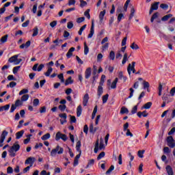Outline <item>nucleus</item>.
I'll list each match as a JSON object with an SVG mask.
<instances>
[{
  "mask_svg": "<svg viewBox=\"0 0 175 175\" xmlns=\"http://www.w3.org/2000/svg\"><path fill=\"white\" fill-rule=\"evenodd\" d=\"M20 150V144H18L17 142L14 143L12 146H10L8 152L10 154V157L12 158H14L16 157V153L17 151Z\"/></svg>",
  "mask_w": 175,
  "mask_h": 175,
  "instance_id": "f257e3e1",
  "label": "nucleus"
},
{
  "mask_svg": "<svg viewBox=\"0 0 175 175\" xmlns=\"http://www.w3.org/2000/svg\"><path fill=\"white\" fill-rule=\"evenodd\" d=\"M57 154H58L59 155H61V154H64V148L59 146V145H57L55 148L53 149L51 151V157H56Z\"/></svg>",
  "mask_w": 175,
  "mask_h": 175,
  "instance_id": "f03ea898",
  "label": "nucleus"
},
{
  "mask_svg": "<svg viewBox=\"0 0 175 175\" xmlns=\"http://www.w3.org/2000/svg\"><path fill=\"white\" fill-rule=\"evenodd\" d=\"M22 61V59H18V55H14L8 59V62H10V64H13L14 65H19Z\"/></svg>",
  "mask_w": 175,
  "mask_h": 175,
  "instance_id": "7ed1b4c3",
  "label": "nucleus"
},
{
  "mask_svg": "<svg viewBox=\"0 0 175 175\" xmlns=\"http://www.w3.org/2000/svg\"><path fill=\"white\" fill-rule=\"evenodd\" d=\"M135 65H136V62H132L131 64H129L128 67H127V71L129 75H131V72H133V73H135V75H139L140 72H137L136 70L135 69Z\"/></svg>",
  "mask_w": 175,
  "mask_h": 175,
  "instance_id": "20e7f679",
  "label": "nucleus"
},
{
  "mask_svg": "<svg viewBox=\"0 0 175 175\" xmlns=\"http://www.w3.org/2000/svg\"><path fill=\"white\" fill-rule=\"evenodd\" d=\"M60 139H62L63 142H66V140H68V136L65 134H62L61 132L59 131L56 133L55 140L58 142V140H59Z\"/></svg>",
  "mask_w": 175,
  "mask_h": 175,
  "instance_id": "39448f33",
  "label": "nucleus"
},
{
  "mask_svg": "<svg viewBox=\"0 0 175 175\" xmlns=\"http://www.w3.org/2000/svg\"><path fill=\"white\" fill-rule=\"evenodd\" d=\"M81 142L78 141L76 144V150L78 152H79L75 158V159H80V157H81Z\"/></svg>",
  "mask_w": 175,
  "mask_h": 175,
  "instance_id": "423d86ee",
  "label": "nucleus"
},
{
  "mask_svg": "<svg viewBox=\"0 0 175 175\" xmlns=\"http://www.w3.org/2000/svg\"><path fill=\"white\" fill-rule=\"evenodd\" d=\"M8 131H3L0 136V147H3V142L8 136Z\"/></svg>",
  "mask_w": 175,
  "mask_h": 175,
  "instance_id": "0eeeda50",
  "label": "nucleus"
},
{
  "mask_svg": "<svg viewBox=\"0 0 175 175\" xmlns=\"http://www.w3.org/2000/svg\"><path fill=\"white\" fill-rule=\"evenodd\" d=\"M167 143L169 147H170L171 148H174L175 142H174V139H173L172 136H169L167 137Z\"/></svg>",
  "mask_w": 175,
  "mask_h": 175,
  "instance_id": "6e6552de",
  "label": "nucleus"
},
{
  "mask_svg": "<svg viewBox=\"0 0 175 175\" xmlns=\"http://www.w3.org/2000/svg\"><path fill=\"white\" fill-rule=\"evenodd\" d=\"M43 68H44V64H36L33 68H32V70L34 71V72H42V69H43Z\"/></svg>",
  "mask_w": 175,
  "mask_h": 175,
  "instance_id": "1a4fd4ad",
  "label": "nucleus"
},
{
  "mask_svg": "<svg viewBox=\"0 0 175 175\" xmlns=\"http://www.w3.org/2000/svg\"><path fill=\"white\" fill-rule=\"evenodd\" d=\"M35 161H36V159L35 157H29L27 159H26L25 163V165H29L30 166H33V163H35Z\"/></svg>",
  "mask_w": 175,
  "mask_h": 175,
  "instance_id": "9d476101",
  "label": "nucleus"
},
{
  "mask_svg": "<svg viewBox=\"0 0 175 175\" xmlns=\"http://www.w3.org/2000/svg\"><path fill=\"white\" fill-rule=\"evenodd\" d=\"M91 73H92V68H88L85 71V78L90 79V77H91Z\"/></svg>",
  "mask_w": 175,
  "mask_h": 175,
  "instance_id": "9b49d317",
  "label": "nucleus"
},
{
  "mask_svg": "<svg viewBox=\"0 0 175 175\" xmlns=\"http://www.w3.org/2000/svg\"><path fill=\"white\" fill-rule=\"evenodd\" d=\"M88 100H90V96L88 95V94H86L83 96V106H87L88 103Z\"/></svg>",
  "mask_w": 175,
  "mask_h": 175,
  "instance_id": "f8f14e48",
  "label": "nucleus"
},
{
  "mask_svg": "<svg viewBox=\"0 0 175 175\" xmlns=\"http://www.w3.org/2000/svg\"><path fill=\"white\" fill-rule=\"evenodd\" d=\"M75 50H76V49L75 47H71L68 53H66V57L67 58H70L72 57V55H73V51H75Z\"/></svg>",
  "mask_w": 175,
  "mask_h": 175,
  "instance_id": "ddd939ff",
  "label": "nucleus"
},
{
  "mask_svg": "<svg viewBox=\"0 0 175 175\" xmlns=\"http://www.w3.org/2000/svg\"><path fill=\"white\" fill-rule=\"evenodd\" d=\"M103 94V87L102 85H98V89H97V95L98 98H100Z\"/></svg>",
  "mask_w": 175,
  "mask_h": 175,
  "instance_id": "4468645a",
  "label": "nucleus"
},
{
  "mask_svg": "<svg viewBox=\"0 0 175 175\" xmlns=\"http://www.w3.org/2000/svg\"><path fill=\"white\" fill-rule=\"evenodd\" d=\"M165 170L168 175H174V173L173 172V168L170 165H167L165 167Z\"/></svg>",
  "mask_w": 175,
  "mask_h": 175,
  "instance_id": "2eb2a0df",
  "label": "nucleus"
},
{
  "mask_svg": "<svg viewBox=\"0 0 175 175\" xmlns=\"http://www.w3.org/2000/svg\"><path fill=\"white\" fill-rule=\"evenodd\" d=\"M8 38H9V36L8 34L1 37V38L0 39V44H3V43H6V42H8Z\"/></svg>",
  "mask_w": 175,
  "mask_h": 175,
  "instance_id": "dca6fc26",
  "label": "nucleus"
},
{
  "mask_svg": "<svg viewBox=\"0 0 175 175\" xmlns=\"http://www.w3.org/2000/svg\"><path fill=\"white\" fill-rule=\"evenodd\" d=\"M118 83V78H116L111 85V88L112 90H116L117 88V83Z\"/></svg>",
  "mask_w": 175,
  "mask_h": 175,
  "instance_id": "f3484780",
  "label": "nucleus"
},
{
  "mask_svg": "<svg viewBox=\"0 0 175 175\" xmlns=\"http://www.w3.org/2000/svg\"><path fill=\"white\" fill-rule=\"evenodd\" d=\"M31 46V41H27L25 44H22L19 47L20 49H28Z\"/></svg>",
  "mask_w": 175,
  "mask_h": 175,
  "instance_id": "a211bd4d",
  "label": "nucleus"
},
{
  "mask_svg": "<svg viewBox=\"0 0 175 175\" xmlns=\"http://www.w3.org/2000/svg\"><path fill=\"white\" fill-rule=\"evenodd\" d=\"M81 113H83V109L81 108V105H79L77 108V116L80 117V116H81Z\"/></svg>",
  "mask_w": 175,
  "mask_h": 175,
  "instance_id": "6ab92c4d",
  "label": "nucleus"
},
{
  "mask_svg": "<svg viewBox=\"0 0 175 175\" xmlns=\"http://www.w3.org/2000/svg\"><path fill=\"white\" fill-rule=\"evenodd\" d=\"M10 108V105H5L4 106L0 107L1 111H6Z\"/></svg>",
  "mask_w": 175,
  "mask_h": 175,
  "instance_id": "aec40b11",
  "label": "nucleus"
},
{
  "mask_svg": "<svg viewBox=\"0 0 175 175\" xmlns=\"http://www.w3.org/2000/svg\"><path fill=\"white\" fill-rule=\"evenodd\" d=\"M105 14H106V10L101 11L99 14L100 21L102 23L103 21V18L105 17Z\"/></svg>",
  "mask_w": 175,
  "mask_h": 175,
  "instance_id": "412c9836",
  "label": "nucleus"
},
{
  "mask_svg": "<svg viewBox=\"0 0 175 175\" xmlns=\"http://www.w3.org/2000/svg\"><path fill=\"white\" fill-rule=\"evenodd\" d=\"M172 17H173V14H167L161 18V21H167V20H169V18Z\"/></svg>",
  "mask_w": 175,
  "mask_h": 175,
  "instance_id": "4be33fe9",
  "label": "nucleus"
},
{
  "mask_svg": "<svg viewBox=\"0 0 175 175\" xmlns=\"http://www.w3.org/2000/svg\"><path fill=\"white\" fill-rule=\"evenodd\" d=\"M129 113V110L125 107H122L120 109V114H128Z\"/></svg>",
  "mask_w": 175,
  "mask_h": 175,
  "instance_id": "5701e85b",
  "label": "nucleus"
},
{
  "mask_svg": "<svg viewBox=\"0 0 175 175\" xmlns=\"http://www.w3.org/2000/svg\"><path fill=\"white\" fill-rule=\"evenodd\" d=\"M23 135H24V131L23 130H22L19 132H17L16 133V139H21V137H23Z\"/></svg>",
  "mask_w": 175,
  "mask_h": 175,
  "instance_id": "b1692460",
  "label": "nucleus"
},
{
  "mask_svg": "<svg viewBox=\"0 0 175 175\" xmlns=\"http://www.w3.org/2000/svg\"><path fill=\"white\" fill-rule=\"evenodd\" d=\"M29 99V94H24L22 96L21 100V102H27Z\"/></svg>",
  "mask_w": 175,
  "mask_h": 175,
  "instance_id": "393cba45",
  "label": "nucleus"
},
{
  "mask_svg": "<svg viewBox=\"0 0 175 175\" xmlns=\"http://www.w3.org/2000/svg\"><path fill=\"white\" fill-rule=\"evenodd\" d=\"M128 59H129V58L128 57V53H124V56H123V59L122 61V65H125V64H126V61H128Z\"/></svg>",
  "mask_w": 175,
  "mask_h": 175,
  "instance_id": "a878e982",
  "label": "nucleus"
},
{
  "mask_svg": "<svg viewBox=\"0 0 175 175\" xmlns=\"http://www.w3.org/2000/svg\"><path fill=\"white\" fill-rule=\"evenodd\" d=\"M69 84H73V79H72V77H69L65 81V85H69Z\"/></svg>",
  "mask_w": 175,
  "mask_h": 175,
  "instance_id": "bb28decb",
  "label": "nucleus"
},
{
  "mask_svg": "<svg viewBox=\"0 0 175 175\" xmlns=\"http://www.w3.org/2000/svg\"><path fill=\"white\" fill-rule=\"evenodd\" d=\"M118 77H119V79H120V80H122V79H123L124 83H125V81H126V77H124V74H122V72H121V71L118 72Z\"/></svg>",
  "mask_w": 175,
  "mask_h": 175,
  "instance_id": "cd10ccee",
  "label": "nucleus"
},
{
  "mask_svg": "<svg viewBox=\"0 0 175 175\" xmlns=\"http://www.w3.org/2000/svg\"><path fill=\"white\" fill-rule=\"evenodd\" d=\"M90 53V48H88V46H87V42H84V54L85 55H87Z\"/></svg>",
  "mask_w": 175,
  "mask_h": 175,
  "instance_id": "c85d7f7f",
  "label": "nucleus"
},
{
  "mask_svg": "<svg viewBox=\"0 0 175 175\" xmlns=\"http://www.w3.org/2000/svg\"><path fill=\"white\" fill-rule=\"evenodd\" d=\"M53 72V68L49 67L47 71L44 73V75L46 77H49L50 75H51V72Z\"/></svg>",
  "mask_w": 175,
  "mask_h": 175,
  "instance_id": "c756f323",
  "label": "nucleus"
},
{
  "mask_svg": "<svg viewBox=\"0 0 175 175\" xmlns=\"http://www.w3.org/2000/svg\"><path fill=\"white\" fill-rule=\"evenodd\" d=\"M151 106H152V103L148 102V103H146V104L143 106L142 109H150Z\"/></svg>",
  "mask_w": 175,
  "mask_h": 175,
  "instance_id": "7c9ffc66",
  "label": "nucleus"
},
{
  "mask_svg": "<svg viewBox=\"0 0 175 175\" xmlns=\"http://www.w3.org/2000/svg\"><path fill=\"white\" fill-rule=\"evenodd\" d=\"M158 16H159V13H158V12L154 13V14L152 16V17H151V18H150V22H151V23H154V20H155V18H158Z\"/></svg>",
  "mask_w": 175,
  "mask_h": 175,
  "instance_id": "2f4dec72",
  "label": "nucleus"
},
{
  "mask_svg": "<svg viewBox=\"0 0 175 175\" xmlns=\"http://www.w3.org/2000/svg\"><path fill=\"white\" fill-rule=\"evenodd\" d=\"M159 5V2H155L153 3L150 8H152L153 10H158V5Z\"/></svg>",
  "mask_w": 175,
  "mask_h": 175,
  "instance_id": "473e14b6",
  "label": "nucleus"
},
{
  "mask_svg": "<svg viewBox=\"0 0 175 175\" xmlns=\"http://www.w3.org/2000/svg\"><path fill=\"white\" fill-rule=\"evenodd\" d=\"M51 135H50V133H46V134H45V135H44L42 137H41V139H42V140H49V139H50V137H51Z\"/></svg>",
  "mask_w": 175,
  "mask_h": 175,
  "instance_id": "72a5a7b5",
  "label": "nucleus"
},
{
  "mask_svg": "<svg viewBox=\"0 0 175 175\" xmlns=\"http://www.w3.org/2000/svg\"><path fill=\"white\" fill-rule=\"evenodd\" d=\"M58 79L60 80L61 83H65V79L64 78V74L61 73L57 75Z\"/></svg>",
  "mask_w": 175,
  "mask_h": 175,
  "instance_id": "f704fd0d",
  "label": "nucleus"
},
{
  "mask_svg": "<svg viewBox=\"0 0 175 175\" xmlns=\"http://www.w3.org/2000/svg\"><path fill=\"white\" fill-rule=\"evenodd\" d=\"M105 148V144H103V138L100 139L99 150H103Z\"/></svg>",
  "mask_w": 175,
  "mask_h": 175,
  "instance_id": "c9c22d12",
  "label": "nucleus"
},
{
  "mask_svg": "<svg viewBox=\"0 0 175 175\" xmlns=\"http://www.w3.org/2000/svg\"><path fill=\"white\" fill-rule=\"evenodd\" d=\"M114 58H116V53H114V51H111L109 53V59L114 61Z\"/></svg>",
  "mask_w": 175,
  "mask_h": 175,
  "instance_id": "e433bc0d",
  "label": "nucleus"
},
{
  "mask_svg": "<svg viewBox=\"0 0 175 175\" xmlns=\"http://www.w3.org/2000/svg\"><path fill=\"white\" fill-rule=\"evenodd\" d=\"M28 92H29L28 89H23L19 92V95H27Z\"/></svg>",
  "mask_w": 175,
  "mask_h": 175,
  "instance_id": "4c0bfd02",
  "label": "nucleus"
},
{
  "mask_svg": "<svg viewBox=\"0 0 175 175\" xmlns=\"http://www.w3.org/2000/svg\"><path fill=\"white\" fill-rule=\"evenodd\" d=\"M38 33H39V29H38V27L33 29L32 36L33 37L37 36Z\"/></svg>",
  "mask_w": 175,
  "mask_h": 175,
  "instance_id": "58836bf2",
  "label": "nucleus"
},
{
  "mask_svg": "<svg viewBox=\"0 0 175 175\" xmlns=\"http://www.w3.org/2000/svg\"><path fill=\"white\" fill-rule=\"evenodd\" d=\"M85 28H87V25H84L83 26H82L78 31L79 35L81 36L83 34V31H84Z\"/></svg>",
  "mask_w": 175,
  "mask_h": 175,
  "instance_id": "ea45409f",
  "label": "nucleus"
},
{
  "mask_svg": "<svg viewBox=\"0 0 175 175\" xmlns=\"http://www.w3.org/2000/svg\"><path fill=\"white\" fill-rule=\"evenodd\" d=\"M109 99V94H105L103 96V103L105 104L107 102V100Z\"/></svg>",
  "mask_w": 175,
  "mask_h": 175,
  "instance_id": "a19ab883",
  "label": "nucleus"
},
{
  "mask_svg": "<svg viewBox=\"0 0 175 175\" xmlns=\"http://www.w3.org/2000/svg\"><path fill=\"white\" fill-rule=\"evenodd\" d=\"M131 49H132V50H139V46L136 44L135 42H133L131 45Z\"/></svg>",
  "mask_w": 175,
  "mask_h": 175,
  "instance_id": "79ce46f5",
  "label": "nucleus"
},
{
  "mask_svg": "<svg viewBox=\"0 0 175 175\" xmlns=\"http://www.w3.org/2000/svg\"><path fill=\"white\" fill-rule=\"evenodd\" d=\"M134 16H135V8H132L129 20H132V18H133Z\"/></svg>",
  "mask_w": 175,
  "mask_h": 175,
  "instance_id": "37998d69",
  "label": "nucleus"
},
{
  "mask_svg": "<svg viewBox=\"0 0 175 175\" xmlns=\"http://www.w3.org/2000/svg\"><path fill=\"white\" fill-rule=\"evenodd\" d=\"M16 85H17V83L14 81H12L10 83V85H7V87L8 88L10 87V88H14V87H16Z\"/></svg>",
  "mask_w": 175,
  "mask_h": 175,
  "instance_id": "c03bdc74",
  "label": "nucleus"
},
{
  "mask_svg": "<svg viewBox=\"0 0 175 175\" xmlns=\"http://www.w3.org/2000/svg\"><path fill=\"white\" fill-rule=\"evenodd\" d=\"M144 152H145V150H139L137 153L139 158H143L144 157Z\"/></svg>",
  "mask_w": 175,
  "mask_h": 175,
  "instance_id": "a18cd8bd",
  "label": "nucleus"
},
{
  "mask_svg": "<svg viewBox=\"0 0 175 175\" xmlns=\"http://www.w3.org/2000/svg\"><path fill=\"white\" fill-rule=\"evenodd\" d=\"M95 163V160L90 159L86 166V167H90V166H92Z\"/></svg>",
  "mask_w": 175,
  "mask_h": 175,
  "instance_id": "49530a36",
  "label": "nucleus"
},
{
  "mask_svg": "<svg viewBox=\"0 0 175 175\" xmlns=\"http://www.w3.org/2000/svg\"><path fill=\"white\" fill-rule=\"evenodd\" d=\"M106 79V75H103L101 76V79H100V85H103V83H105V79Z\"/></svg>",
  "mask_w": 175,
  "mask_h": 175,
  "instance_id": "de8ad7c7",
  "label": "nucleus"
},
{
  "mask_svg": "<svg viewBox=\"0 0 175 175\" xmlns=\"http://www.w3.org/2000/svg\"><path fill=\"white\" fill-rule=\"evenodd\" d=\"M68 5V6H75L76 5V0H69Z\"/></svg>",
  "mask_w": 175,
  "mask_h": 175,
  "instance_id": "09e8293b",
  "label": "nucleus"
},
{
  "mask_svg": "<svg viewBox=\"0 0 175 175\" xmlns=\"http://www.w3.org/2000/svg\"><path fill=\"white\" fill-rule=\"evenodd\" d=\"M105 152H101L98 154V157H97V160L99 161V160L102 159V158H103V157H105Z\"/></svg>",
  "mask_w": 175,
  "mask_h": 175,
  "instance_id": "8fccbe9b",
  "label": "nucleus"
},
{
  "mask_svg": "<svg viewBox=\"0 0 175 175\" xmlns=\"http://www.w3.org/2000/svg\"><path fill=\"white\" fill-rule=\"evenodd\" d=\"M84 16H85L88 20L91 18V15H90V10H88L84 12Z\"/></svg>",
  "mask_w": 175,
  "mask_h": 175,
  "instance_id": "3c124183",
  "label": "nucleus"
},
{
  "mask_svg": "<svg viewBox=\"0 0 175 175\" xmlns=\"http://www.w3.org/2000/svg\"><path fill=\"white\" fill-rule=\"evenodd\" d=\"M85 20V17H80L77 18V24H80L81 23H83Z\"/></svg>",
  "mask_w": 175,
  "mask_h": 175,
  "instance_id": "603ef678",
  "label": "nucleus"
},
{
  "mask_svg": "<svg viewBox=\"0 0 175 175\" xmlns=\"http://www.w3.org/2000/svg\"><path fill=\"white\" fill-rule=\"evenodd\" d=\"M114 170V165H111L109 170L106 172V174H110Z\"/></svg>",
  "mask_w": 175,
  "mask_h": 175,
  "instance_id": "864d4df0",
  "label": "nucleus"
},
{
  "mask_svg": "<svg viewBox=\"0 0 175 175\" xmlns=\"http://www.w3.org/2000/svg\"><path fill=\"white\" fill-rule=\"evenodd\" d=\"M136 113H137V105L134 106L131 110V114H136Z\"/></svg>",
  "mask_w": 175,
  "mask_h": 175,
  "instance_id": "5fc2aeb1",
  "label": "nucleus"
},
{
  "mask_svg": "<svg viewBox=\"0 0 175 175\" xmlns=\"http://www.w3.org/2000/svg\"><path fill=\"white\" fill-rule=\"evenodd\" d=\"M20 68H21V66H16L13 68L14 75H16V73H17V72H18V70H20Z\"/></svg>",
  "mask_w": 175,
  "mask_h": 175,
  "instance_id": "6e6d98bb",
  "label": "nucleus"
},
{
  "mask_svg": "<svg viewBox=\"0 0 175 175\" xmlns=\"http://www.w3.org/2000/svg\"><path fill=\"white\" fill-rule=\"evenodd\" d=\"M33 105L36 107V106H39V98H36L33 101Z\"/></svg>",
  "mask_w": 175,
  "mask_h": 175,
  "instance_id": "4d7b16f0",
  "label": "nucleus"
},
{
  "mask_svg": "<svg viewBox=\"0 0 175 175\" xmlns=\"http://www.w3.org/2000/svg\"><path fill=\"white\" fill-rule=\"evenodd\" d=\"M59 109L61 111H65V109H66V105H59Z\"/></svg>",
  "mask_w": 175,
  "mask_h": 175,
  "instance_id": "13d9d810",
  "label": "nucleus"
},
{
  "mask_svg": "<svg viewBox=\"0 0 175 175\" xmlns=\"http://www.w3.org/2000/svg\"><path fill=\"white\" fill-rule=\"evenodd\" d=\"M67 28L68 29H72V28H73V22L72 21H70L67 23Z\"/></svg>",
  "mask_w": 175,
  "mask_h": 175,
  "instance_id": "bf43d9fd",
  "label": "nucleus"
},
{
  "mask_svg": "<svg viewBox=\"0 0 175 175\" xmlns=\"http://www.w3.org/2000/svg\"><path fill=\"white\" fill-rule=\"evenodd\" d=\"M21 105H23V101H21V100H16L15 102V106L18 107V106H21Z\"/></svg>",
  "mask_w": 175,
  "mask_h": 175,
  "instance_id": "052dcab7",
  "label": "nucleus"
},
{
  "mask_svg": "<svg viewBox=\"0 0 175 175\" xmlns=\"http://www.w3.org/2000/svg\"><path fill=\"white\" fill-rule=\"evenodd\" d=\"M144 90H146V88H150V83L147 81H144Z\"/></svg>",
  "mask_w": 175,
  "mask_h": 175,
  "instance_id": "680f3d73",
  "label": "nucleus"
},
{
  "mask_svg": "<svg viewBox=\"0 0 175 175\" xmlns=\"http://www.w3.org/2000/svg\"><path fill=\"white\" fill-rule=\"evenodd\" d=\"M7 173H8V174H12L13 173V167H8Z\"/></svg>",
  "mask_w": 175,
  "mask_h": 175,
  "instance_id": "e2e57ef3",
  "label": "nucleus"
},
{
  "mask_svg": "<svg viewBox=\"0 0 175 175\" xmlns=\"http://www.w3.org/2000/svg\"><path fill=\"white\" fill-rule=\"evenodd\" d=\"M109 49V42L105 43L103 46H102V50L103 51H105V50H107Z\"/></svg>",
  "mask_w": 175,
  "mask_h": 175,
  "instance_id": "0e129e2a",
  "label": "nucleus"
},
{
  "mask_svg": "<svg viewBox=\"0 0 175 175\" xmlns=\"http://www.w3.org/2000/svg\"><path fill=\"white\" fill-rule=\"evenodd\" d=\"M46 107L44 106V107H41L40 108V113H41V114L43 113H46Z\"/></svg>",
  "mask_w": 175,
  "mask_h": 175,
  "instance_id": "69168bd1",
  "label": "nucleus"
},
{
  "mask_svg": "<svg viewBox=\"0 0 175 175\" xmlns=\"http://www.w3.org/2000/svg\"><path fill=\"white\" fill-rule=\"evenodd\" d=\"M57 26V21H53L50 23V27H51V28H54V27Z\"/></svg>",
  "mask_w": 175,
  "mask_h": 175,
  "instance_id": "338daca9",
  "label": "nucleus"
},
{
  "mask_svg": "<svg viewBox=\"0 0 175 175\" xmlns=\"http://www.w3.org/2000/svg\"><path fill=\"white\" fill-rule=\"evenodd\" d=\"M170 94L171 95V96H174V94H175V87L172 88L170 92Z\"/></svg>",
  "mask_w": 175,
  "mask_h": 175,
  "instance_id": "774afa93",
  "label": "nucleus"
}]
</instances>
